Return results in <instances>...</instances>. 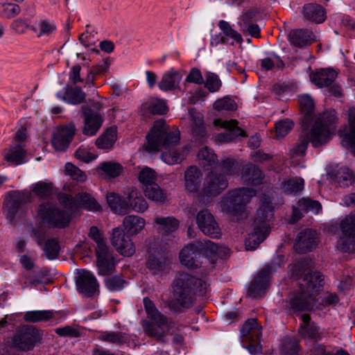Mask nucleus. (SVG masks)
Returning <instances> with one entry per match:
<instances>
[{"instance_id":"nucleus-1","label":"nucleus","mask_w":355,"mask_h":355,"mask_svg":"<svg viewBox=\"0 0 355 355\" xmlns=\"http://www.w3.org/2000/svg\"><path fill=\"white\" fill-rule=\"evenodd\" d=\"M146 150L156 152L167 150L162 153L161 158L166 164L173 165L181 163L189 151L187 146L172 150L180 139V132L175 127H170L164 120L155 121L146 135Z\"/></svg>"},{"instance_id":"nucleus-2","label":"nucleus","mask_w":355,"mask_h":355,"mask_svg":"<svg viewBox=\"0 0 355 355\" xmlns=\"http://www.w3.org/2000/svg\"><path fill=\"white\" fill-rule=\"evenodd\" d=\"M307 265L306 261H302L295 263L291 268V276L302 279L299 291L291 295L288 302L291 310L294 313L319 308L315 296L323 286L324 277L320 272L308 270Z\"/></svg>"},{"instance_id":"nucleus-3","label":"nucleus","mask_w":355,"mask_h":355,"mask_svg":"<svg viewBox=\"0 0 355 355\" xmlns=\"http://www.w3.org/2000/svg\"><path fill=\"white\" fill-rule=\"evenodd\" d=\"M336 123V116L334 110L320 114L315 118L310 130H304L300 134L298 143L291 150L293 155H304L309 142L315 148L327 144L335 134Z\"/></svg>"},{"instance_id":"nucleus-4","label":"nucleus","mask_w":355,"mask_h":355,"mask_svg":"<svg viewBox=\"0 0 355 355\" xmlns=\"http://www.w3.org/2000/svg\"><path fill=\"white\" fill-rule=\"evenodd\" d=\"M174 298L166 302L165 305L174 313H180L182 309L192 306L195 299V291L200 295L207 292V284L187 272H179L173 282Z\"/></svg>"},{"instance_id":"nucleus-5","label":"nucleus","mask_w":355,"mask_h":355,"mask_svg":"<svg viewBox=\"0 0 355 355\" xmlns=\"http://www.w3.org/2000/svg\"><path fill=\"white\" fill-rule=\"evenodd\" d=\"M273 217V207L268 197H264L261 205L257 211L253 223V232L245 240L247 250H255L267 237L270 232L269 221Z\"/></svg>"},{"instance_id":"nucleus-6","label":"nucleus","mask_w":355,"mask_h":355,"mask_svg":"<svg viewBox=\"0 0 355 355\" xmlns=\"http://www.w3.org/2000/svg\"><path fill=\"white\" fill-rule=\"evenodd\" d=\"M144 306L147 316L155 324L148 320L142 322L144 332L150 337L155 338L159 343H164L166 332L163 329L164 326L168 329L172 328L174 322L162 313L155 306L154 302L150 298L146 297L143 300Z\"/></svg>"},{"instance_id":"nucleus-7","label":"nucleus","mask_w":355,"mask_h":355,"mask_svg":"<svg viewBox=\"0 0 355 355\" xmlns=\"http://www.w3.org/2000/svg\"><path fill=\"white\" fill-rule=\"evenodd\" d=\"M255 195L254 189L245 187L229 191L220 202L221 211L237 220L246 217V205Z\"/></svg>"},{"instance_id":"nucleus-8","label":"nucleus","mask_w":355,"mask_h":355,"mask_svg":"<svg viewBox=\"0 0 355 355\" xmlns=\"http://www.w3.org/2000/svg\"><path fill=\"white\" fill-rule=\"evenodd\" d=\"M37 218L49 227L64 228L71 220V216L51 202L40 204L37 211Z\"/></svg>"},{"instance_id":"nucleus-9","label":"nucleus","mask_w":355,"mask_h":355,"mask_svg":"<svg viewBox=\"0 0 355 355\" xmlns=\"http://www.w3.org/2000/svg\"><path fill=\"white\" fill-rule=\"evenodd\" d=\"M40 340L38 329L31 325H22L17 329L11 340V347L19 351H30Z\"/></svg>"},{"instance_id":"nucleus-10","label":"nucleus","mask_w":355,"mask_h":355,"mask_svg":"<svg viewBox=\"0 0 355 355\" xmlns=\"http://www.w3.org/2000/svg\"><path fill=\"white\" fill-rule=\"evenodd\" d=\"M59 200L64 208L72 213L76 212L79 208L92 211H98L101 209V205L95 198L87 193H78L75 197L62 194L59 197Z\"/></svg>"},{"instance_id":"nucleus-11","label":"nucleus","mask_w":355,"mask_h":355,"mask_svg":"<svg viewBox=\"0 0 355 355\" xmlns=\"http://www.w3.org/2000/svg\"><path fill=\"white\" fill-rule=\"evenodd\" d=\"M171 255L162 247H150L146 267L154 275L166 272L171 268Z\"/></svg>"},{"instance_id":"nucleus-12","label":"nucleus","mask_w":355,"mask_h":355,"mask_svg":"<svg viewBox=\"0 0 355 355\" xmlns=\"http://www.w3.org/2000/svg\"><path fill=\"white\" fill-rule=\"evenodd\" d=\"M262 327L255 318L245 321L241 330L242 342L248 344V349L251 354L261 351L260 338Z\"/></svg>"},{"instance_id":"nucleus-13","label":"nucleus","mask_w":355,"mask_h":355,"mask_svg":"<svg viewBox=\"0 0 355 355\" xmlns=\"http://www.w3.org/2000/svg\"><path fill=\"white\" fill-rule=\"evenodd\" d=\"M342 236L338 248L343 252L355 253V214L346 216L340 223Z\"/></svg>"},{"instance_id":"nucleus-14","label":"nucleus","mask_w":355,"mask_h":355,"mask_svg":"<svg viewBox=\"0 0 355 355\" xmlns=\"http://www.w3.org/2000/svg\"><path fill=\"white\" fill-rule=\"evenodd\" d=\"M338 73L333 69H320L310 73L311 81L318 87H329V92L335 96L341 95V87L334 84Z\"/></svg>"},{"instance_id":"nucleus-15","label":"nucleus","mask_w":355,"mask_h":355,"mask_svg":"<svg viewBox=\"0 0 355 355\" xmlns=\"http://www.w3.org/2000/svg\"><path fill=\"white\" fill-rule=\"evenodd\" d=\"M214 124L226 130L224 132L215 135L214 140L218 144L229 143L239 136H247L245 132L238 126L239 122L236 119L223 121L218 119L214 121Z\"/></svg>"},{"instance_id":"nucleus-16","label":"nucleus","mask_w":355,"mask_h":355,"mask_svg":"<svg viewBox=\"0 0 355 355\" xmlns=\"http://www.w3.org/2000/svg\"><path fill=\"white\" fill-rule=\"evenodd\" d=\"M196 220L198 227L205 235L212 239L220 237L221 229L213 214L208 209H203L198 212Z\"/></svg>"},{"instance_id":"nucleus-17","label":"nucleus","mask_w":355,"mask_h":355,"mask_svg":"<svg viewBox=\"0 0 355 355\" xmlns=\"http://www.w3.org/2000/svg\"><path fill=\"white\" fill-rule=\"evenodd\" d=\"M228 187L225 175L216 170L209 172L205 180L202 192L206 196H216Z\"/></svg>"},{"instance_id":"nucleus-18","label":"nucleus","mask_w":355,"mask_h":355,"mask_svg":"<svg viewBox=\"0 0 355 355\" xmlns=\"http://www.w3.org/2000/svg\"><path fill=\"white\" fill-rule=\"evenodd\" d=\"M271 272L272 266H266L263 267L252 281L247 295L252 298L262 297L269 287Z\"/></svg>"},{"instance_id":"nucleus-19","label":"nucleus","mask_w":355,"mask_h":355,"mask_svg":"<svg viewBox=\"0 0 355 355\" xmlns=\"http://www.w3.org/2000/svg\"><path fill=\"white\" fill-rule=\"evenodd\" d=\"M76 285L78 292L85 297H92L98 292L96 278L88 270H78Z\"/></svg>"},{"instance_id":"nucleus-20","label":"nucleus","mask_w":355,"mask_h":355,"mask_svg":"<svg viewBox=\"0 0 355 355\" xmlns=\"http://www.w3.org/2000/svg\"><path fill=\"white\" fill-rule=\"evenodd\" d=\"M200 243L197 241L186 245L180 252V260L182 265L188 268H197L205 263L202 259V254L200 252Z\"/></svg>"},{"instance_id":"nucleus-21","label":"nucleus","mask_w":355,"mask_h":355,"mask_svg":"<svg viewBox=\"0 0 355 355\" xmlns=\"http://www.w3.org/2000/svg\"><path fill=\"white\" fill-rule=\"evenodd\" d=\"M130 236L126 234L120 227L112 230L111 243L121 254L125 257H130L135 252L134 243Z\"/></svg>"},{"instance_id":"nucleus-22","label":"nucleus","mask_w":355,"mask_h":355,"mask_svg":"<svg viewBox=\"0 0 355 355\" xmlns=\"http://www.w3.org/2000/svg\"><path fill=\"white\" fill-rule=\"evenodd\" d=\"M30 194L26 192L12 191L5 202L7 218L12 221L18 211L23 210L30 200Z\"/></svg>"},{"instance_id":"nucleus-23","label":"nucleus","mask_w":355,"mask_h":355,"mask_svg":"<svg viewBox=\"0 0 355 355\" xmlns=\"http://www.w3.org/2000/svg\"><path fill=\"white\" fill-rule=\"evenodd\" d=\"M76 128L73 123L59 127L52 138V145L55 150H65L71 142Z\"/></svg>"},{"instance_id":"nucleus-24","label":"nucleus","mask_w":355,"mask_h":355,"mask_svg":"<svg viewBox=\"0 0 355 355\" xmlns=\"http://www.w3.org/2000/svg\"><path fill=\"white\" fill-rule=\"evenodd\" d=\"M197 243H200L202 245L200 252L202 254V259L205 263H209L211 265V267H214L217 257L220 256L222 252L224 253L225 257L230 254V250L227 248L219 247L210 240L197 241Z\"/></svg>"},{"instance_id":"nucleus-25","label":"nucleus","mask_w":355,"mask_h":355,"mask_svg":"<svg viewBox=\"0 0 355 355\" xmlns=\"http://www.w3.org/2000/svg\"><path fill=\"white\" fill-rule=\"evenodd\" d=\"M84 116V127L83 132L87 136L95 135L103 122V116L97 112H94L88 107H83Z\"/></svg>"},{"instance_id":"nucleus-26","label":"nucleus","mask_w":355,"mask_h":355,"mask_svg":"<svg viewBox=\"0 0 355 355\" xmlns=\"http://www.w3.org/2000/svg\"><path fill=\"white\" fill-rule=\"evenodd\" d=\"M342 144L355 156V107L348 111V125H345L343 132Z\"/></svg>"},{"instance_id":"nucleus-27","label":"nucleus","mask_w":355,"mask_h":355,"mask_svg":"<svg viewBox=\"0 0 355 355\" xmlns=\"http://www.w3.org/2000/svg\"><path fill=\"white\" fill-rule=\"evenodd\" d=\"M96 255L98 275L105 276L114 272L116 263L108 248H103V249L100 248L98 251L96 252Z\"/></svg>"},{"instance_id":"nucleus-28","label":"nucleus","mask_w":355,"mask_h":355,"mask_svg":"<svg viewBox=\"0 0 355 355\" xmlns=\"http://www.w3.org/2000/svg\"><path fill=\"white\" fill-rule=\"evenodd\" d=\"M218 27L223 32V35L218 34L212 37L210 42L211 46H217L219 44H227V37H231L238 43H241L243 42V38L241 34L234 30L227 21L224 20L219 21Z\"/></svg>"},{"instance_id":"nucleus-29","label":"nucleus","mask_w":355,"mask_h":355,"mask_svg":"<svg viewBox=\"0 0 355 355\" xmlns=\"http://www.w3.org/2000/svg\"><path fill=\"white\" fill-rule=\"evenodd\" d=\"M127 196V214L130 211L144 213L148 208V205L140 191L135 188H129L125 192Z\"/></svg>"},{"instance_id":"nucleus-30","label":"nucleus","mask_w":355,"mask_h":355,"mask_svg":"<svg viewBox=\"0 0 355 355\" xmlns=\"http://www.w3.org/2000/svg\"><path fill=\"white\" fill-rule=\"evenodd\" d=\"M318 243L317 232L313 230L307 229L299 233L295 247L300 252H305L315 248Z\"/></svg>"},{"instance_id":"nucleus-31","label":"nucleus","mask_w":355,"mask_h":355,"mask_svg":"<svg viewBox=\"0 0 355 355\" xmlns=\"http://www.w3.org/2000/svg\"><path fill=\"white\" fill-rule=\"evenodd\" d=\"M263 172L252 164H248L241 169V178L243 182L252 185H259L263 179Z\"/></svg>"},{"instance_id":"nucleus-32","label":"nucleus","mask_w":355,"mask_h":355,"mask_svg":"<svg viewBox=\"0 0 355 355\" xmlns=\"http://www.w3.org/2000/svg\"><path fill=\"white\" fill-rule=\"evenodd\" d=\"M288 39L293 45L302 48L314 42L315 36L309 29H296L291 31Z\"/></svg>"},{"instance_id":"nucleus-33","label":"nucleus","mask_w":355,"mask_h":355,"mask_svg":"<svg viewBox=\"0 0 355 355\" xmlns=\"http://www.w3.org/2000/svg\"><path fill=\"white\" fill-rule=\"evenodd\" d=\"M189 114L191 121V133L196 141H201L206 137V130L203 123V115L195 108L190 109Z\"/></svg>"},{"instance_id":"nucleus-34","label":"nucleus","mask_w":355,"mask_h":355,"mask_svg":"<svg viewBox=\"0 0 355 355\" xmlns=\"http://www.w3.org/2000/svg\"><path fill=\"white\" fill-rule=\"evenodd\" d=\"M182 76V72L171 69L163 75L158 87L162 91L173 90L178 87Z\"/></svg>"},{"instance_id":"nucleus-35","label":"nucleus","mask_w":355,"mask_h":355,"mask_svg":"<svg viewBox=\"0 0 355 355\" xmlns=\"http://www.w3.org/2000/svg\"><path fill=\"white\" fill-rule=\"evenodd\" d=\"M304 17L317 24L322 23L326 18L324 9L317 3H306L302 8Z\"/></svg>"},{"instance_id":"nucleus-36","label":"nucleus","mask_w":355,"mask_h":355,"mask_svg":"<svg viewBox=\"0 0 355 355\" xmlns=\"http://www.w3.org/2000/svg\"><path fill=\"white\" fill-rule=\"evenodd\" d=\"M146 225V220L136 215H128L123 220L122 226L124 232L129 235H136L140 233Z\"/></svg>"},{"instance_id":"nucleus-37","label":"nucleus","mask_w":355,"mask_h":355,"mask_svg":"<svg viewBox=\"0 0 355 355\" xmlns=\"http://www.w3.org/2000/svg\"><path fill=\"white\" fill-rule=\"evenodd\" d=\"M202 179V173L195 166L189 167L184 173L185 189L189 192L198 191Z\"/></svg>"},{"instance_id":"nucleus-38","label":"nucleus","mask_w":355,"mask_h":355,"mask_svg":"<svg viewBox=\"0 0 355 355\" xmlns=\"http://www.w3.org/2000/svg\"><path fill=\"white\" fill-rule=\"evenodd\" d=\"M159 232L164 234H169L178 230L179 227V220L173 216L155 217L154 219Z\"/></svg>"},{"instance_id":"nucleus-39","label":"nucleus","mask_w":355,"mask_h":355,"mask_svg":"<svg viewBox=\"0 0 355 355\" xmlns=\"http://www.w3.org/2000/svg\"><path fill=\"white\" fill-rule=\"evenodd\" d=\"M107 202L113 212L119 215L127 214V200L114 192H109L106 194Z\"/></svg>"},{"instance_id":"nucleus-40","label":"nucleus","mask_w":355,"mask_h":355,"mask_svg":"<svg viewBox=\"0 0 355 355\" xmlns=\"http://www.w3.org/2000/svg\"><path fill=\"white\" fill-rule=\"evenodd\" d=\"M140 112L144 116L150 114H164L167 112V107L162 100L151 99L141 105Z\"/></svg>"},{"instance_id":"nucleus-41","label":"nucleus","mask_w":355,"mask_h":355,"mask_svg":"<svg viewBox=\"0 0 355 355\" xmlns=\"http://www.w3.org/2000/svg\"><path fill=\"white\" fill-rule=\"evenodd\" d=\"M145 196L156 204L162 205L167 200V193L157 184H151L144 189Z\"/></svg>"},{"instance_id":"nucleus-42","label":"nucleus","mask_w":355,"mask_h":355,"mask_svg":"<svg viewBox=\"0 0 355 355\" xmlns=\"http://www.w3.org/2000/svg\"><path fill=\"white\" fill-rule=\"evenodd\" d=\"M25 156L26 151L21 144H16L11 146L9 150H4V159L15 165L24 163Z\"/></svg>"},{"instance_id":"nucleus-43","label":"nucleus","mask_w":355,"mask_h":355,"mask_svg":"<svg viewBox=\"0 0 355 355\" xmlns=\"http://www.w3.org/2000/svg\"><path fill=\"white\" fill-rule=\"evenodd\" d=\"M117 139V130L114 127H111L101 135L96 141V145L101 149H110Z\"/></svg>"},{"instance_id":"nucleus-44","label":"nucleus","mask_w":355,"mask_h":355,"mask_svg":"<svg viewBox=\"0 0 355 355\" xmlns=\"http://www.w3.org/2000/svg\"><path fill=\"white\" fill-rule=\"evenodd\" d=\"M58 96L68 103L77 105L83 103L85 99V93L78 87H67L63 96Z\"/></svg>"},{"instance_id":"nucleus-45","label":"nucleus","mask_w":355,"mask_h":355,"mask_svg":"<svg viewBox=\"0 0 355 355\" xmlns=\"http://www.w3.org/2000/svg\"><path fill=\"white\" fill-rule=\"evenodd\" d=\"M299 334L303 338L309 339L314 342L320 340L322 337V333L320 327L315 323L300 325Z\"/></svg>"},{"instance_id":"nucleus-46","label":"nucleus","mask_w":355,"mask_h":355,"mask_svg":"<svg viewBox=\"0 0 355 355\" xmlns=\"http://www.w3.org/2000/svg\"><path fill=\"white\" fill-rule=\"evenodd\" d=\"M31 29L37 33V37L47 36L53 35L56 29V25L53 21L48 19H40L36 23V26H32Z\"/></svg>"},{"instance_id":"nucleus-47","label":"nucleus","mask_w":355,"mask_h":355,"mask_svg":"<svg viewBox=\"0 0 355 355\" xmlns=\"http://www.w3.org/2000/svg\"><path fill=\"white\" fill-rule=\"evenodd\" d=\"M299 105L301 112L304 115L306 120L312 119L313 122L315 121L317 116H315L314 118H312V113L314 110V102L313 98L307 94H304L299 96ZM320 114L318 115V116Z\"/></svg>"},{"instance_id":"nucleus-48","label":"nucleus","mask_w":355,"mask_h":355,"mask_svg":"<svg viewBox=\"0 0 355 355\" xmlns=\"http://www.w3.org/2000/svg\"><path fill=\"white\" fill-rule=\"evenodd\" d=\"M336 181L340 187H347L355 181L354 173L347 167H341L335 175Z\"/></svg>"},{"instance_id":"nucleus-49","label":"nucleus","mask_w":355,"mask_h":355,"mask_svg":"<svg viewBox=\"0 0 355 355\" xmlns=\"http://www.w3.org/2000/svg\"><path fill=\"white\" fill-rule=\"evenodd\" d=\"M304 181L302 178L294 177L282 183V189L286 193H297L303 190Z\"/></svg>"},{"instance_id":"nucleus-50","label":"nucleus","mask_w":355,"mask_h":355,"mask_svg":"<svg viewBox=\"0 0 355 355\" xmlns=\"http://www.w3.org/2000/svg\"><path fill=\"white\" fill-rule=\"evenodd\" d=\"M53 311H27L24 315V319L29 322H38L42 321H47L53 317Z\"/></svg>"},{"instance_id":"nucleus-51","label":"nucleus","mask_w":355,"mask_h":355,"mask_svg":"<svg viewBox=\"0 0 355 355\" xmlns=\"http://www.w3.org/2000/svg\"><path fill=\"white\" fill-rule=\"evenodd\" d=\"M98 338L102 341L119 345L128 342L127 337L122 332L104 331L99 335Z\"/></svg>"},{"instance_id":"nucleus-52","label":"nucleus","mask_w":355,"mask_h":355,"mask_svg":"<svg viewBox=\"0 0 355 355\" xmlns=\"http://www.w3.org/2000/svg\"><path fill=\"white\" fill-rule=\"evenodd\" d=\"M0 17L7 19L16 17L21 12V8L13 3H0Z\"/></svg>"},{"instance_id":"nucleus-53","label":"nucleus","mask_w":355,"mask_h":355,"mask_svg":"<svg viewBox=\"0 0 355 355\" xmlns=\"http://www.w3.org/2000/svg\"><path fill=\"white\" fill-rule=\"evenodd\" d=\"M105 287L111 292H118L121 291L127 282L124 280L122 275H115L107 277L104 281Z\"/></svg>"},{"instance_id":"nucleus-54","label":"nucleus","mask_w":355,"mask_h":355,"mask_svg":"<svg viewBox=\"0 0 355 355\" xmlns=\"http://www.w3.org/2000/svg\"><path fill=\"white\" fill-rule=\"evenodd\" d=\"M281 353L282 355H299V345L297 341L292 338H284L282 340Z\"/></svg>"},{"instance_id":"nucleus-55","label":"nucleus","mask_w":355,"mask_h":355,"mask_svg":"<svg viewBox=\"0 0 355 355\" xmlns=\"http://www.w3.org/2000/svg\"><path fill=\"white\" fill-rule=\"evenodd\" d=\"M204 83L205 87L211 93L218 92L222 86L219 76L211 71L206 72Z\"/></svg>"},{"instance_id":"nucleus-56","label":"nucleus","mask_w":355,"mask_h":355,"mask_svg":"<svg viewBox=\"0 0 355 355\" xmlns=\"http://www.w3.org/2000/svg\"><path fill=\"white\" fill-rule=\"evenodd\" d=\"M297 205L299 208L305 212L318 214L322 209V205L318 200L309 198H302L298 200Z\"/></svg>"},{"instance_id":"nucleus-57","label":"nucleus","mask_w":355,"mask_h":355,"mask_svg":"<svg viewBox=\"0 0 355 355\" xmlns=\"http://www.w3.org/2000/svg\"><path fill=\"white\" fill-rule=\"evenodd\" d=\"M219 168L228 176L239 173L240 166L236 159L226 158L221 161Z\"/></svg>"},{"instance_id":"nucleus-58","label":"nucleus","mask_w":355,"mask_h":355,"mask_svg":"<svg viewBox=\"0 0 355 355\" xmlns=\"http://www.w3.org/2000/svg\"><path fill=\"white\" fill-rule=\"evenodd\" d=\"M138 179L141 184L147 187L155 184L157 179L156 173L152 168L145 167L139 171Z\"/></svg>"},{"instance_id":"nucleus-59","label":"nucleus","mask_w":355,"mask_h":355,"mask_svg":"<svg viewBox=\"0 0 355 355\" xmlns=\"http://www.w3.org/2000/svg\"><path fill=\"white\" fill-rule=\"evenodd\" d=\"M98 168L111 178L119 176L123 171V167L120 164L113 162H103Z\"/></svg>"},{"instance_id":"nucleus-60","label":"nucleus","mask_w":355,"mask_h":355,"mask_svg":"<svg viewBox=\"0 0 355 355\" xmlns=\"http://www.w3.org/2000/svg\"><path fill=\"white\" fill-rule=\"evenodd\" d=\"M293 123L289 119L281 120L276 123V137L283 138L293 128Z\"/></svg>"},{"instance_id":"nucleus-61","label":"nucleus","mask_w":355,"mask_h":355,"mask_svg":"<svg viewBox=\"0 0 355 355\" xmlns=\"http://www.w3.org/2000/svg\"><path fill=\"white\" fill-rule=\"evenodd\" d=\"M60 246L55 239H49L44 247V251L49 259H55L59 254Z\"/></svg>"},{"instance_id":"nucleus-62","label":"nucleus","mask_w":355,"mask_h":355,"mask_svg":"<svg viewBox=\"0 0 355 355\" xmlns=\"http://www.w3.org/2000/svg\"><path fill=\"white\" fill-rule=\"evenodd\" d=\"M32 191L40 198H47L52 194V186L51 184L39 182L34 185Z\"/></svg>"},{"instance_id":"nucleus-63","label":"nucleus","mask_w":355,"mask_h":355,"mask_svg":"<svg viewBox=\"0 0 355 355\" xmlns=\"http://www.w3.org/2000/svg\"><path fill=\"white\" fill-rule=\"evenodd\" d=\"M261 67L265 70H271L275 67L278 69H283L284 67V62L279 58V56H275L274 59L266 58L260 60Z\"/></svg>"},{"instance_id":"nucleus-64","label":"nucleus","mask_w":355,"mask_h":355,"mask_svg":"<svg viewBox=\"0 0 355 355\" xmlns=\"http://www.w3.org/2000/svg\"><path fill=\"white\" fill-rule=\"evenodd\" d=\"M65 171L73 179L79 182H84L86 180L87 175L78 167L71 163H67L65 165Z\"/></svg>"}]
</instances>
